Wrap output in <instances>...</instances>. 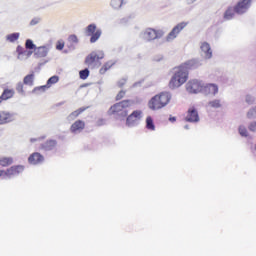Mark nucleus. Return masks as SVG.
I'll return each mask as SVG.
<instances>
[{
	"instance_id": "15",
	"label": "nucleus",
	"mask_w": 256,
	"mask_h": 256,
	"mask_svg": "<svg viewBox=\"0 0 256 256\" xmlns=\"http://www.w3.org/2000/svg\"><path fill=\"white\" fill-rule=\"evenodd\" d=\"M11 121H13V114L8 111H0V125L11 123Z\"/></svg>"
},
{
	"instance_id": "36",
	"label": "nucleus",
	"mask_w": 256,
	"mask_h": 256,
	"mask_svg": "<svg viewBox=\"0 0 256 256\" xmlns=\"http://www.w3.org/2000/svg\"><path fill=\"white\" fill-rule=\"evenodd\" d=\"M125 90H121L117 95H116V101H121V99H123V97H125Z\"/></svg>"
},
{
	"instance_id": "39",
	"label": "nucleus",
	"mask_w": 256,
	"mask_h": 256,
	"mask_svg": "<svg viewBox=\"0 0 256 256\" xmlns=\"http://www.w3.org/2000/svg\"><path fill=\"white\" fill-rule=\"evenodd\" d=\"M249 130H250V131H256V122H252V123L249 125Z\"/></svg>"
},
{
	"instance_id": "18",
	"label": "nucleus",
	"mask_w": 256,
	"mask_h": 256,
	"mask_svg": "<svg viewBox=\"0 0 256 256\" xmlns=\"http://www.w3.org/2000/svg\"><path fill=\"white\" fill-rule=\"evenodd\" d=\"M49 53V50L45 46L36 47L34 50V55L38 59L45 57Z\"/></svg>"
},
{
	"instance_id": "17",
	"label": "nucleus",
	"mask_w": 256,
	"mask_h": 256,
	"mask_svg": "<svg viewBox=\"0 0 256 256\" xmlns=\"http://www.w3.org/2000/svg\"><path fill=\"white\" fill-rule=\"evenodd\" d=\"M201 51L205 53L206 59H211L213 57V52L211 51V46L207 42H203L200 46Z\"/></svg>"
},
{
	"instance_id": "1",
	"label": "nucleus",
	"mask_w": 256,
	"mask_h": 256,
	"mask_svg": "<svg viewBox=\"0 0 256 256\" xmlns=\"http://www.w3.org/2000/svg\"><path fill=\"white\" fill-rule=\"evenodd\" d=\"M195 67H197V62H195V60H190L184 65L176 68L168 83L169 89H179V87L185 85L187 79H189V69H195Z\"/></svg>"
},
{
	"instance_id": "46",
	"label": "nucleus",
	"mask_w": 256,
	"mask_h": 256,
	"mask_svg": "<svg viewBox=\"0 0 256 256\" xmlns=\"http://www.w3.org/2000/svg\"><path fill=\"white\" fill-rule=\"evenodd\" d=\"M31 141L33 142V141H35V139H31Z\"/></svg>"
},
{
	"instance_id": "26",
	"label": "nucleus",
	"mask_w": 256,
	"mask_h": 256,
	"mask_svg": "<svg viewBox=\"0 0 256 256\" xmlns=\"http://www.w3.org/2000/svg\"><path fill=\"white\" fill-rule=\"evenodd\" d=\"M113 67V62H106L101 68H100V74L105 75L109 69Z\"/></svg>"
},
{
	"instance_id": "21",
	"label": "nucleus",
	"mask_w": 256,
	"mask_h": 256,
	"mask_svg": "<svg viewBox=\"0 0 256 256\" xmlns=\"http://www.w3.org/2000/svg\"><path fill=\"white\" fill-rule=\"evenodd\" d=\"M204 90L206 93H210V95H217L219 93V86L217 84H207L204 86Z\"/></svg>"
},
{
	"instance_id": "27",
	"label": "nucleus",
	"mask_w": 256,
	"mask_h": 256,
	"mask_svg": "<svg viewBox=\"0 0 256 256\" xmlns=\"http://www.w3.org/2000/svg\"><path fill=\"white\" fill-rule=\"evenodd\" d=\"M208 105L209 107H212V109H219L221 108V100H212Z\"/></svg>"
},
{
	"instance_id": "19",
	"label": "nucleus",
	"mask_w": 256,
	"mask_h": 256,
	"mask_svg": "<svg viewBox=\"0 0 256 256\" xmlns=\"http://www.w3.org/2000/svg\"><path fill=\"white\" fill-rule=\"evenodd\" d=\"M57 147V140H48L41 145V149L44 151H53Z\"/></svg>"
},
{
	"instance_id": "43",
	"label": "nucleus",
	"mask_w": 256,
	"mask_h": 256,
	"mask_svg": "<svg viewBox=\"0 0 256 256\" xmlns=\"http://www.w3.org/2000/svg\"><path fill=\"white\" fill-rule=\"evenodd\" d=\"M169 121H171L172 123H175V121H177V118H175V117H170V118H169Z\"/></svg>"
},
{
	"instance_id": "11",
	"label": "nucleus",
	"mask_w": 256,
	"mask_h": 256,
	"mask_svg": "<svg viewBox=\"0 0 256 256\" xmlns=\"http://www.w3.org/2000/svg\"><path fill=\"white\" fill-rule=\"evenodd\" d=\"M142 114L143 112H141V110H135L134 112H132L126 119V125H128V127H131V125H135V123H137V121L141 119Z\"/></svg>"
},
{
	"instance_id": "12",
	"label": "nucleus",
	"mask_w": 256,
	"mask_h": 256,
	"mask_svg": "<svg viewBox=\"0 0 256 256\" xmlns=\"http://www.w3.org/2000/svg\"><path fill=\"white\" fill-rule=\"evenodd\" d=\"M43 161H45V157L39 152H34L28 157V163H30V165H39L43 163Z\"/></svg>"
},
{
	"instance_id": "25",
	"label": "nucleus",
	"mask_w": 256,
	"mask_h": 256,
	"mask_svg": "<svg viewBox=\"0 0 256 256\" xmlns=\"http://www.w3.org/2000/svg\"><path fill=\"white\" fill-rule=\"evenodd\" d=\"M146 129L149 131H155V123H153V118L151 116L146 118Z\"/></svg>"
},
{
	"instance_id": "16",
	"label": "nucleus",
	"mask_w": 256,
	"mask_h": 256,
	"mask_svg": "<svg viewBox=\"0 0 256 256\" xmlns=\"http://www.w3.org/2000/svg\"><path fill=\"white\" fill-rule=\"evenodd\" d=\"M83 129H85V121L83 120L75 121L70 127L71 133H77V131H83Z\"/></svg>"
},
{
	"instance_id": "42",
	"label": "nucleus",
	"mask_w": 256,
	"mask_h": 256,
	"mask_svg": "<svg viewBox=\"0 0 256 256\" xmlns=\"http://www.w3.org/2000/svg\"><path fill=\"white\" fill-rule=\"evenodd\" d=\"M7 170H0V177H6Z\"/></svg>"
},
{
	"instance_id": "6",
	"label": "nucleus",
	"mask_w": 256,
	"mask_h": 256,
	"mask_svg": "<svg viewBox=\"0 0 256 256\" xmlns=\"http://www.w3.org/2000/svg\"><path fill=\"white\" fill-rule=\"evenodd\" d=\"M163 34V30L147 28L144 32V37L147 41H155V39H161Z\"/></svg>"
},
{
	"instance_id": "3",
	"label": "nucleus",
	"mask_w": 256,
	"mask_h": 256,
	"mask_svg": "<svg viewBox=\"0 0 256 256\" xmlns=\"http://www.w3.org/2000/svg\"><path fill=\"white\" fill-rule=\"evenodd\" d=\"M131 105H133L131 100H123L111 106L109 113L110 115H117V117L125 118L129 115V111L127 109H129Z\"/></svg>"
},
{
	"instance_id": "40",
	"label": "nucleus",
	"mask_w": 256,
	"mask_h": 256,
	"mask_svg": "<svg viewBox=\"0 0 256 256\" xmlns=\"http://www.w3.org/2000/svg\"><path fill=\"white\" fill-rule=\"evenodd\" d=\"M16 51H17L18 55H23L24 49H23L22 46H18V47L16 48Z\"/></svg>"
},
{
	"instance_id": "5",
	"label": "nucleus",
	"mask_w": 256,
	"mask_h": 256,
	"mask_svg": "<svg viewBox=\"0 0 256 256\" xmlns=\"http://www.w3.org/2000/svg\"><path fill=\"white\" fill-rule=\"evenodd\" d=\"M86 35L90 38V43H96L99 37H101V30H97V26L95 24H90L86 28Z\"/></svg>"
},
{
	"instance_id": "37",
	"label": "nucleus",
	"mask_w": 256,
	"mask_h": 256,
	"mask_svg": "<svg viewBox=\"0 0 256 256\" xmlns=\"http://www.w3.org/2000/svg\"><path fill=\"white\" fill-rule=\"evenodd\" d=\"M68 41H69L70 43H78V42H79V39L77 38L76 35L73 34V35H70V36H69Z\"/></svg>"
},
{
	"instance_id": "23",
	"label": "nucleus",
	"mask_w": 256,
	"mask_h": 256,
	"mask_svg": "<svg viewBox=\"0 0 256 256\" xmlns=\"http://www.w3.org/2000/svg\"><path fill=\"white\" fill-rule=\"evenodd\" d=\"M35 81V73L28 74L23 79V84L28 85L29 87H33Z\"/></svg>"
},
{
	"instance_id": "29",
	"label": "nucleus",
	"mask_w": 256,
	"mask_h": 256,
	"mask_svg": "<svg viewBox=\"0 0 256 256\" xmlns=\"http://www.w3.org/2000/svg\"><path fill=\"white\" fill-rule=\"evenodd\" d=\"M19 39V33H12L7 36V40L10 41V43H15Z\"/></svg>"
},
{
	"instance_id": "9",
	"label": "nucleus",
	"mask_w": 256,
	"mask_h": 256,
	"mask_svg": "<svg viewBox=\"0 0 256 256\" xmlns=\"http://www.w3.org/2000/svg\"><path fill=\"white\" fill-rule=\"evenodd\" d=\"M185 121L188 123H198L199 121V112L195 107H190L187 111Z\"/></svg>"
},
{
	"instance_id": "44",
	"label": "nucleus",
	"mask_w": 256,
	"mask_h": 256,
	"mask_svg": "<svg viewBox=\"0 0 256 256\" xmlns=\"http://www.w3.org/2000/svg\"><path fill=\"white\" fill-rule=\"evenodd\" d=\"M123 85H125V82H122V83L119 82V83H118V87H123Z\"/></svg>"
},
{
	"instance_id": "31",
	"label": "nucleus",
	"mask_w": 256,
	"mask_h": 256,
	"mask_svg": "<svg viewBox=\"0 0 256 256\" xmlns=\"http://www.w3.org/2000/svg\"><path fill=\"white\" fill-rule=\"evenodd\" d=\"M79 75H80V79H87V77H89V69H84V70H81L79 72Z\"/></svg>"
},
{
	"instance_id": "45",
	"label": "nucleus",
	"mask_w": 256,
	"mask_h": 256,
	"mask_svg": "<svg viewBox=\"0 0 256 256\" xmlns=\"http://www.w3.org/2000/svg\"><path fill=\"white\" fill-rule=\"evenodd\" d=\"M28 55H33V52H28Z\"/></svg>"
},
{
	"instance_id": "22",
	"label": "nucleus",
	"mask_w": 256,
	"mask_h": 256,
	"mask_svg": "<svg viewBox=\"0 0 256 256\" xmlns=\"http://www.w3.org/2000/svg\"><path fill=\"white\" fill-rule=\"evenodd\" d=\"M13 95H15V90L13 89H5L0 96L2 101H7L8 99H12Z\"/></svg>"
},
{
	"instance_id": "41",
	"label": "nucleus",
	"mask_w": 256,
	"mask_h": 256,
	"mask_svg": "<svg viewBox=\"0 0 256 256\" xmlns=\"http://www.w3.org/2000/svg\"><path fill=\"white\" fill-rule=\"evenodd\" d=\"M118 3H120L119 0H112V1H111L112 7H117V4H118Z\"/></svg>"
},
{
	"instance_id": "33",
	"label": "nucleus",
	"mask_w": 256,
	"mask_h": 256,
	"mask_svg": "<svg viewBox=\"0 0 256 256\" xmlns=\"http://www.w3.org/2000/svg\"><path fill=\"white\" fill-rule=\"evenodd\" d=\"M247 117L248 119H253V117H256V107L251 109L248 113H247Z\"/></svg>"
},
{
	"instance_id": "28",
	"label": "nucleus",
	"mask_w": 256,
	"mask_h": 256,
	"mask_svg": "<svg viewBox=\"0 0 256 256\" xmlns=\"http://www.w3.org/2000/svg\"><path fill=\"white\" fill-rule=\"evenodd\" d=\"M85 109H86V108H79L78 110L72 112V113L70 114V117H71L72 119H77V117H79V116L81 115V113H83V111H85Z\"/></svg>"
},
{
	"instance_id": "24",
	"label": "nucleus",
	"mask_w": 256,
	"mask_h": 256,
	"mask_svg": "<svg viewBox=\"0 0 256 256\" xmlns=\"http://www.w3.org/2000/svg\"><path fill=\"white\" fill-rule=\"evenodd\" d=\"M9 165H13L12 157H1L0 158V166L1 167H9Z\"/></svg>"
},
{
	"instance_id": "35",
	"label": "nucleus",
	"mask_w": 256,
	"mask_h": 256,
	"mask_svg": "<svg viewBox=\"0 0 256 256\" xmlns=\"http://www.w3.org/2000/svg\"><path fill=\"white\" fill-rule=\"evenodd\" d=\"M16 91H18V93H25L23 83L19 82V83L17 84V86H16Z\"/></svg>"
},
{
	"instance_id": "10",
	"label": "nucleus",
	"mask_w": 256,
	"mask_h": 256,
	"mask_svg": "<svg viewBox=\"0 0 256 256\" xmlns=\"http://www.w3.org/2000/svg\"><path fill=\"white\" fill-rule=\"evenodd\" d=\"M25 171V166L15 165L6 170V177H16V175H21Z\"/></svg>"
},
{
	"instance_id": "13",
	"label": "nucleus",
	"mask_w": 256,
	"mask_h": 256,
	"mask_svg": "<svg viewBox=\"0 0 256 256\" xmlns=\"http://www.w3.org/2000/svg\"><path fill=\"white\" fill-rule=\"evenodd\" d=\"M55 83H59V76H52L48 79L46 85L34 88V91H47L51 87V85H55Z\"/></svg>"
},
{
	"instance_id": "14",
	"label": "nucleus",
	"mask_w": 256,
	"mask_h": 256,
	"mask_svg": "<svg viewBox=\"0 0 256 256\" xmlns=\"http://www.w3.org/2000/svg\"><path fill=\"white\" fill-rule=\"evenodd\" d=\"M100 59H103V56L99 57L97 53L92 52L86 57L85 63L88 67H91V65H95V63L99 62Z\"/></svg>"
},
{
	"instance_id": "2",
	"label": "nucleus",
	"mask_w": 256,
	"mask_h": 256,
	"mask_svg": "<svg viewBox=\"0 0 256 256\" xmlns=\"http://www.w3.org/2000/svg\"><path fill=\"white\" fill-rule=\"evenodd\" d=\"M171 93L170 92H160L152 97L148 102V107L151 111H159L163 107H167L171 103Z\"/></svg>"
},
{
	"instance_id": "38",
	"label": "nucleus",
	"mask_w": 256,
	"mask_h": 256,
	"mask_svg": "<svg viewBox=\"0 0 256 256\" xmlns=\"http://www.w3.org/2000/svg\"><path fill=\"white\" fill-rule=\"evenodd\" d=\"M39 21H41L39 18H33V19L30 21V25H31V26L37 25V24L39 23Z\"/></svg>"
},
{
	"instance_id": "8",
	"label": "nucleus",
	"mask_w": 256,
	"mask_h": 256,
	"mask_svg": "<svg viewBox=\"0 0 256 256\" xmlns=\"http://www.w3.org/2000/svg\"><path fill=\"white\" fill-rule=\"evenodd\" d=\"M186 91L188 93H200V91H203V84L199 80H190L186 84Z\"/></svg>"
},
{
	"instance_id": "4",
	"label": "nucleus",
	"mask_w": 256,
	"mask_h": 256,
	"mask_svg": "<svg viewBox=\"0 0 256 256\" xmlns=\"http://www.w3.org/2000/svg\"><path fill=\"white\" fill-rule=\"evenodd\" d=\"M189 25V22H180L178 23L171 31L170 33L166 36V41H173L174 39H177L179 33L185 29Z\"/></svg>"
},
{
	"instance_id": "34",
	"label": "nucleus",
	"mask_w": 256,
	"mask_h": 256,
	"mask_svg": "<svg viewBox=\"0 0 256 256\" xmlns=\"http://www.w3.org/2000/svg\"><path fill=\"white\" fill-rule=\"evenodd\" d=\"M65 47V42L63 41H58L57 44H56V49L58 51H63V48Z\"/></svg>"
},
{
	"instance_id": "30",
	"label": "nucleus",
	"mask_w": 256,
	"mask_h": 256,
	"mask_svg": "<svg viewBox=\"0 0 256 256\" xmlns=\"http://www.w3.org/2000/svg\"><path fill=\"white\" fill-rule=\"evenodd\" d=\"M25 47H26V49L34 50V51H35V49H37V47L33 44V40H31V39L26 40Z\"/></svg>"
},
{
	"instance_id": "7",
	"label": "nucleus",
	"mask_w": 256,
	"mask_h": 256,
	"mask_svg": "<svg viewBox=\"0 0 256 256\" xmlns=\"http://www.w3.org/2000/svg\"><path fill=\"white\" fill-rule=\"evenodd\" d=\"M253 0H240L234 7L237 15H243V13H247L249 7H251V3Z\"/></svg>"
},
{
	"instance_id": "32",
	"label": "nucleus",
	"mask_w": 256,
	"mask_h": 256,
	"mask_svg": "<svg viewBox=\"0 0 256 256\" xmlns=\"http://www.w3.org/2000/svg\"><path fill=\"white\" fill-rule=\"evenodd\" d=\"M239 133L242 137H247L249 135V133L247 132V128H245V126L239 127Z\"/></svg>"
},
{
	"instance_id": "20",
	"label": "nucleus",
	"mask_w": 256,
	"mask_h": 256,
	"mask_svg": "<svg viewBox=\"0 0 256 256\" xmlns=\"http://www.w3.org/2000/svg\"><path fill=\"white\" fill-rule=\"evenodd\" d=\"M235 13H237V11H235V6L233 8V6H229L226 11L224 12V19L225 21H231V19H233V17H235Z\"/></svg>"
}]
</instances>
